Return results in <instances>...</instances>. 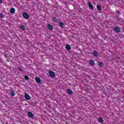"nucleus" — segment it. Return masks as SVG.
<instances>
[{
  "mask_svg": "<svg viewBox=\"0 0 124 124\" xmlns=\"http://www.w3.org/2000/svg\"><path fill=\"white\" fill-rule=\"evenodd\" d=\"M53 20L54 21H57V18H53Z\"/></svg>",
  "mask_w": 124,
  "mask_h": 124,
  "instance_id": "393cba45",
  "label": "nucleus"
},
{
  "mask_svg": "<svg viewBox=\"0 0 124 124\" xmlns=\"http://www.w3.org/2000/svg\"><path fill=\"white\" fill-rule=\"evenodd\" d=\"M117 13H120V12L119 11H117Z\"/></svg>",
  "mask_w": 124,
  "mask_h": 124,
  "instance_id": "bb28decb",
  "label": "nucleus"
},
{
  "mask_svg": "<svg viewBox=\"0 0 124 124\" xmlns=\"http://www.w3.org/2000/svg\"><path fill=\"white\" fill-rule=\"evenodd\" d=\"M11 95H12V96H14V95H15V94L14 93V91H12L11 92Z\"/></svg>",
  "mask_w": 124,
  "mask_h": 124,
  "instance_id": "aec40b11",
  "label": "nucleus"
},
{
  "mask_svg": "<svg viewBox=\"0 0 124 124\" xmlns=\"http://www.w3.org/2000/svg\"><path fill=\"white\" fill-rule=\"evenodd\" d=\"M89 63L90 65H92V66L94 65V62L93 60H90Z\"/></svg>",
  "mask_w": 124,
  "mask_h": 124,
  "instance_id": "f8f14e48",
  "label": "nucleus"
},
{
  "mask_svg": "<svg viewBox=\"0 0 124 124\" xmlns=\"http://www.w3.org/2000/svg\"><path fill=\"white\" fill-rule=\"evenodd\" d=\"M18 68L19 70H20V71H23V67H19Z\"/></svg>",
  "mask_w": 124,
  "mask_h": 124,
  "instance_id": "412c9836",
  "label": "nucleus"
},
{
  "mask_svg": "<svg viewBox=\"0 0 124 124\" xmlns=\"http://www.w3.org/2000/svg\"><path fill=\"white\" fill-rule=\"evenodd\" d=\"M118 22H119L121 25H122V24H124V20L122 18L118 19Z\"/></svg>",
  "mask_w": 124,
  "mask_h": 124,
  "instance_id": "ddd939ff",
  "label": "nucleus"
},
{
  "mask_svg": "<svg viewBox=\"0 0 124 124\" xmlns=\"http://www.w3.org/2000/svg\"><path fill=\"white\" fill-rule=\"evenodd\" d=\"M88 4H89V7L90 9H91V10H93V6L92 4V3H91V2H89L88 3Z\"/></svg>",
  "mask_w": 124,
  "mask_h": 124,
  "instance_id": "7ed1b4c3",
  "label": "nucleus"
},
{
  "mask_svg": "<svg viewBox=\"0 0 124 124\" xmlns=\"http://www.w3.org/2000/svg\"><path fill=\"white\" fill-rule=\"evenodd\" d=\"M35 81H36V82H37V83H41V79H40V78H36Z\"/></svg>",
  "mask_w": 124,
  "mask_h": 124,
  "instance_id": "0eeeda50",
  "label": "nucleus"
},
{
  "mask_svg": "<svg viewBox=\"0 0 124 124\" xmlns=\"http://www.w3.org/2000/svg\"><path fill=\"white\" fill-rule=\"evenodd\" d=\"M49 74L51 77H55L56 76V74H55V72H53L52 71H50L49 72Z\"/></svg>",
  "mask_w": 124,
  "mask_h": 124,
  "instance_id": "f03ea898",
  "label": "nucleus"
},
{
  "mask_svg": "<svg viewBox=\"0 0 124 124\" xmlns=\"http://www.w3.org/2000/svg\"><path fill=\"white\" fill-rule=\"evenodd\" d=\"M10 13H12V14L15 13V9L14 8L11 9L10 10Z\"/></svg>",
  "mask_w": 124,
  "mask_h": 124,
  "instance_id": "1a4fd4ad",
  "label": "nucleus"
},
{
  "mask_svg": "<svg viewBox=\"0 0 124 124\" xmlns=\"http://www.w3.org/2000/svg\"><path fill=\"white\" fill-rule=\"evenodd\" d=\"M28 116L30 117V118H32L33 117V114H32V113L31 111H29L28 113Z\"/></svg>",
  "mask_w": 124,
  "mask_h": 124,
  "instance_id": "423d86ee",
  "label": "nucleus"
},
{
  "mask_svg": "<svg viewBox=\"0 0 124 124\" xmlns=\"http://www.w3.org/2000/svg\"><path fill=\"white\" fill-rule=\"evenodd\" d=\"M47 27L49 30H53V26L51 25L50 24L47 25Z\"/></svg>",
  "mask_w": 124,
  "mask_h": 124,
  "instance_id": "9b49d317",
  "label": "nucleus"
},
{
  "mask_svg": "<svg viewBox=\"0 0 124 124\" xmlns=\"http://www.w3.org/2000/svg\"><path fill=\"white\" fill-rule=\"evenodd\" d=\"M25 79L26 80H29V77H28L27 76H25Z\"/></svg>",
  "mask_w": 124,
  "mask_h": 124,
  "instance_id": "4be33fe9",
  "label": "nucleus"
},
{
  "mask_svg": "<svg viewBox=\"0 0 124 124\" xmlns=\"http://www.w3.org/2000/svg\"><path fill=\"white\" fill-rule=\"evenodd\" d=\"M4 57H5V58H7V54H5Z\"/></svg>",
  "mask_w": 124,
  "mask_h": 124,
  "instance_id": "b1692460",
  "label": "nucleus"
},
{
  "mask_svg": "<svg viewBox=\"0 0 124 124\" xmlns=\"http://www.w3.org/2000/svg\"><path fill=\"white\" fill-rule=\"evenodd\" d=\"M0 3H2V0H0Z\"/></svg>",
  "mask_w": 124,
  "mask_h": 124,
  "instance_id": "a878e982",
  "label": "nucleus"
},
{
  "mask_svg": "<svg viewBox=\"0 0 124 124\" xmlns=\"http://www.w3.org/2000/svg\"><path fill=\"white\" fill-rule=\"evenodd\" d=\"M98 122H99L101 124H103V119L101 118V117H99L98 119Z\"/></svg>",
  "mask_w": 124,
  "mask_h": 124,
  "instance_id": "6e6552de",
  "label": "nucleus"
},
{
  "mask_svg": "<svg viewBox=\"0 0 124 124\" xmlns=\"http://www.w3.org/2000/svg\"><path fill=\"white\" fill-rule=\"evenodd\" d=\"M67 93L69 94H72V91L71 89H68L67 90Z\"/></svg>",
  "mask_w": 124,
  "mask_h": 124,
  "instance_id": "dca6fc26",
  "label": "nucleus"
},
{
  "mask_svg": "<svg viewBox=\"0 0 124 124\" xmlns=\"http://www.w3.org/2000/svg\"><path fill=\"white\" fill-rule=\"evenodd\" d=\"M114 31H115V32H120V31H121V28L119 27H115L114 28Z\"/></svg>",
  "mask_w": 124,
  "mask_h": 124,
  "instance_id": "f257e3e1",
  "label": "nucleus"
},
{
  "mask_svg": "<svg viewBox=\"0 0 124 124\" xmlns=\"http://www.w3.org/2000/svg\"><path fill=\"white\" fill-rule=\"evenodd\" d=\"M65 48L67 49V50H70V49H71V47L69 45H67L65 46Z\"/></svg>",
  "mask_w": 124,
  "mask_h": 124,
  "instance_id": "4468645a",
  "label": "nucleus"
},
{
  "mask_svg": "<svg viewBox=\"0 0 124 124\" xmlns=\"http://www.w3.org/2000/svg\"><path fill=\"white\" fill-rule=\"evenodd\" d=\"M20 28L22 31H24L25 30V26L24 25H21L20 26Z\"/></svg>",
  "mask_w": 124,
  "mask_h": 124,
  "instance_id": "6ab92c4d",
  "label": "nucleus"
},
{
  "mask_svg": "<svg viewBox=\"0 0 124 124\" xmlns=\"http://www.w3.org/2000/svg\"><path fill=\"white\" fill-rule=\"evenodd\" d=\"M94 57H97L98 56V53L97 52L94 51L93 53Z\"/></svg>",
  "mask_w": 124,
  "mask_h": 124,
  "instance_id": "2eb2a0df",
  "label": "nucleus"
},
{
  "mask_svg": "<svg viewBox=\"0 0 124 124\" xmlns=\"http://www.w3.org/2000/svg\"><path fill=\"white\" fill-rule=\"evenodd\" d=\"M97 9H98V10H99V11H101V6L100 5H97Z\"/></svg>",
  "mask_w": 124,
  "mask_h": 124,
  "instance_id": "a211bd4d",
  "label": "nucleus"
},
{
  "mask_svg": "<svg viewBox=\"0 0 124 124\" xmlns=\"http://www.w3.org/2000/svg\"><path fill=\"white\" fill-rule=\"evenodd\" d=\"M25 97L27 100H30V99H31V96L28 94L25 95Z\"/></svg>",
  "mask_w": 124,
  "mask_h": 124,
  "instance_id": "20e7f679",
  "label": "nucleus"
},
{
  "mask_svg": "<svg viewBox=\"0 0 124 124\" xmlns=\"http://www.w3.org/2000/svg\"><path fill=\"white\" fill-rule=\"evenodd\" d=\"M98 65L99 66H100V67H103V63H102V62H99L98 63Z\"/></svg>",
  "mask_w": 124,
  "mask_h": 124,
  "instance_id": "f3484780",
  "label": "nucleus"
},
{
  "mask_svg": "<svg viewBox=\"0 0 124 124\" xmlns=\"http://www.w3.org/2000/svg\"><path fill=\"white\" fill-rule=\"evenodd\" d=\"M3 17V15L2 14L0 15V18H2Z\"/></svg>",
  "mask_w": 124,
  "mask_h": 124,
  "instance_id": "5701e85b",
  "label": "nucleus"
},
{
  "mask_svg": "<svg viewBox=\"0 0 124 124\" xmlns=\"http://www.w3.org/2000/svg\"><path fill=\"white\" fill-rule=\"evenodd\" d=\"M23 16L24 18H25V19H28V18H29V14L25 13L23 14Z\"/></svg>",
  "mask_w": 124,
  "mask_h": 124,
  "instance_id": "39448f33",
  "label": "nucleus"
},
{
  "mask_svg": "<svg viewBox=\"0 0 124 124\" xmlns=\"http://www.w3.org/2000/svg\"><path fill=\"white\" fill-rule=\"evenodd\" d=\"M59 25L60 27H61V28H62V27H63V26H64V23H62V22H60L59 23Z\"/></svg>",
  "mask_w": 124,
  "mask_h": 124,
  "instance_id": "9d476101",
  "label": "nucleus"
}]
</instances>
